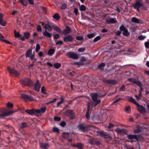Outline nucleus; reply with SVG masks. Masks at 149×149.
<instances>
[{
  "instance_id": "bb28decb",
  "label": "nucleus",
  "mask_w": 149,
  "mask_h": 149,
  "mask_svg": "<svg viewBox=\"0 0 149 149\" xmlns=\"http://www.w3.org/2000/svg\"><path fill=\"white\" fill-rule=\"evenodd\" d=\"M52 27L53 28V29L56 31L58 33L61 34L62 33V31L60 29H59L58 27L57 26H56L54 25H52Z\"/></svg>"
},
{
  "instance_id": "9d476101",
  "label": "nucleus",
  "mask_w": 149,
  "mask_h": 149,
  "mask_svg": "<svg viewBox=\"0 0 149 149\" xmlns=\"http://www.w3.org/2000/svg\"><path fill=\"white\" fill-rule=\"evenodd\" d=\"M89 143L91 145H95L98 146L101 145V143L98 140L95 139H91L89 140Z\"/></svg>"
},
{
  "instance_id": "de8ad7c7",
  "label": "nucleus",
  "mask_w": 149,
  "mask_h": 149,
  "mask_svg": "<svg viewBox=\"0 0 149 149\" xmlns=\"http://www.w3.org/2000/svg\"><path fill=\"white\" fill-rule=\"evenodd\" d=\"M67 8V5L66 3H64L63 4L61 7V8L62 10L65 9Z\"/></svg>"
},
{
  "instance_id": "4468645a",
  "label": "nucleus",
  "mask_w": 149,
  "mask_h": 149,
  "mask_svg": "<svg viewBox=\"0 0 149 149\" xmlns=\"http://www.w3.org/2000/svg\"><path fill=\"white\" fill-rule=\"evenodd\" d=\"M40 87L41 84L39 83V80L38 79L34 85V89L35 91L39 92L40 91Z\"/></svg>"
},
{
  "instance_id": "f257e3e1",
  "label": "nucleus",
  "mask_w": 149,
  "mask_h": 149,
  "mask_svg": "<svg viewBox=\"0 0 149 149\" xmlns=\"http://www.w3.org/2000/svg\"><path fill=\"white\" fill-rule=\"evenodd\" d=\"M90 96L92 98L93 101L91 102H90L91 104V106L92 108L93 107H95L97 105L99 104L101 102V100L100 99H97L98 98L100 97H103L104 95L102 93L101 94L100 93H92L90 94Z\"/></svg>"
},
{
  "instance_id": "bf43d9fd",
  "label": "nucleus",
  "mask_w": 149,
  "mask_h": 149,
  "mask_svg": "<svg viewBox=\"0 0 149 149\" xmlns=\"http://www.w3.org/2000/svg\"><path fill=\"white\" fill-rule=\"evenodd\" d=\"M60 37V35L58 34H56L53 36L54 39H58Z\"/></svg>"
},
{
  "instance_id": "09e8293b",
  "label": "nucleus",
  "mask_w": 149,
  "mask_h": 149,
  "mask_svg": "<svg viewBox=\"0 0 149 149\" xmlns=\"http://www.w3.org/2000/svg\"><path fill=\"white\" fill-rule=\"evenodd\" d=\"M40 113H44L45 112L46 110V108L45 107H42L40 108Z\"/></svg>"
},
{
  "instance_id": "a18cd8bd",
  "label": "nucleus",
  "mask_w": 149,
  "mask_h": 149,
  "mask_svg": "<svg viewBox=\"0 0 149 149\" xmlns=\"http://www.w3.org/2000/svg\"><path fill=\"white\" fill-rule=\"evenodd\" d=\"M95 34L94 33L88 34L87 35V37L88 38L91 39L95 36Z\"/></svg>"
},
{
  "instance_id": "473e14b6",
  "label": "nucleus",
  "mask_w": 149,
  "mask_h": 149,
  "mask_svg": "<svg viewBox=\"0 0 149 149\" xmlns=\"http://www.w3.org/2000/svg\"><path fill=\"white\" fill-rule=\"evenodd\" d=\"M25 111L30 115H33L34 114V109L26 110Z\"/></svg>"
},
{
  "instance_id": "0eeeda50",
  "label": "nucleus",
  "mask_w": 149,
  "mask_h": 149,
  "mask_svg": "<svg viewBox=\"0 0 149 149\" xmlns=\"http://www.w3.org/2000/svg\"><path fill=\"white\" fill-rule=\"evenodd\" d=\"M77 127L79 130L84 132H87L88 130V127L85 124L80 123L78 125Z\"/></svg>"
},
{
  "instance_id": "2f4dec72",
  "label": "nucleus",
  "mask_w": 149,
  "mask_h": 149,
  "mask_svg": "<svg viewBox=\"0 0 149 149\" xmlns=\"http://www.w3.org/2000/svg\"><path fill=\"white\" fill-rule=\"evenodd\" d=\"M55 50L53 48L50 49L48 52V54L49 56H52L54 53Z\"/></svg>"
},
{
  "instance_id": "c03bdc74",
  "label": "nucleus",
  "mask_w": 149,
  "mask_h": 149,
  "mask_svg": "<svg viewBox=\"0 0 149 149\" xmlns=\"http://www.w3.org/2000/svg\"><path fill=\"white\" fill-rule=\"evenodd\" d=\"M66 124L65 122L64 121H62L60 123V125L62 127H64Z\"/></svg>"
},
{
  "instance_id": "3c124183",
  "label": "nucleus",
  "mask_w": 149,
  "mask_h": 149,
  "mask_svg": "<svg viewBox=\"0 0 149 149\" xmlns=\"http://www.w3.org/2000/svg\"><path fill=\"white\" fill-rule=\"evenodd\" d=\"M146 38V36L141 35L138 37L139 39L141 40H143Z\"/></svg>"
},
{
  "instance_id": "37998d69",
  "label": "nucleus",
  "mask_w": 149,
  "mask_h": 149,
  "mask_svg": "<svg viewBox=\"0 0 149 149\" xmlns=\"http://www.w3.org/2000/svg\"><path fill=\"white\" fill-rule=\"evenodd\" d=\"M54 119L55 121L58 122L61 120V118L60 117L55 116L54 117Z\"/></svg>"
},
{
  "instance_id": "5fc2aeb1",
  "label": "nucleus",
  "mask_w": 149,
  "mask_h": 149,
  "mask_svg": "<svg viewBox=\"0 0 149 149\" xmlns=\"http://www.w3.org/2000/svg\"><path fill=\"white\" fill-rule=\"evenodd\" d=\"M56 45H62L63 43V41L61 40H60L58 41L55 42Z\"/></svg>"
},
{
  "instance_id": "ddd939ff",
  "label": "nucleus",
  "mask_w": 149,
  "mask_h": 149,
  "mask_svg": "<svg viewBox=\"0 0 149 149\" xmlns=\"http://www.w3.org/2000/svg\"><path fill=\"white\" fill-rule=\"evenodd\" d=\"M138 111L141 113L144 114L146 112L145 108L142 105H140L138 103L136 105Z\"/></svg>"
},
{
  "instance_id": "f3484780",
  "label": "nucleus",
  "mask_w": 149,
  "mask_h": 149,
  "mask_svg": "<svg viewBox=\"0 0 149 149\" xmlns=\"http://www.w3.org/2000/svg\"><path fill=\"white\" fill-rule=\"evenodd\" d=\"M3 15L0 13V24L2 26H5L7 24L6 22L3 19Z\"/></svg>"
},
{
  "instance_id": "412c9836",
  "label": "nucleus",
  "mask_w": 149,
  "mask_h": 149,
  "mask_svg": "<svg viewBox=\"0 0 149 149\" xmlns=\"http://www.w3.org/2000/svg\"><path fill=\"white\" fill-rule=\"evenodd\" d=\"M105 66V63H102L99 64L97 66V69L102 70H103Z\"/></svg>"
},
{
  "instance_id": "20e7f679",
  "label": "nucleus",
  "mask_w": 149,
  "mask_h": 149,
  "mask_svg": "<svg viewBox=\"0 0 149 149\" xmlns=\"http://www.w3.org/2000/svg\"><path fill=\"white\" fill-rule=\"evenodd\" d=\"M142 2V0H136L135 3L132 5V6L134 9H136L137 11H139V8L143 6Z\"/></svg>"
},
{
  "instance_id": "7ed1b4c3",
  "label": "nucleus",
  "mask_w": 149,
  "mask_h": 149,
  "mask_svg": "<svg viewBox=\"0 0 149 149\" xmlns=\"http://www.w3.org/2000/svg\"><path fill=\"white\" fill-rule=\"evenodd\" d=\"M20 83L22 85L30 87L32 86L33 82L29 79L24 78L20 81Z\"/></svg>"
},
{
  "instance_id": "dca6fc26",
  "label": "nucleus",
  "mask_w": 149,
  "mask_h": 149,
  "mask_svg": "<svg viewBox=\"0 0 149 149\" xmlns=\"http://www.w3.org/2000/svg\"><path fill=\"white\" fill-rule=\"evenodd\" d=\"M91 106V104L90 102H87V111L86 114V119L89 120L90 118V116L89 114V111L90 109H92Z\"/></svg>"
},
{
  "instance_id": "e433bc0d",
  "label": "nucleus",
  "mask_w": 149,
  "mask_h": 149,
  "mask_svg": "<svg viewBox=\"0 0 149 149\" xmlns=\"http://www.w3.org/2000/svg\"><path fill=\"white\" fill-rule=\"evenodd\" d=\"M123 34L125 36H128L129 35L130 33L127 29H126L123 31Z\"/></svg>"
},
{
  "instance_id": "aec40b11",
  "label": "nucleus",
  "mask_w": 149,
  "mask_h": 149,
  "mask_svg": "<svg viewBox=\"0 0 149 149\" xmlns=\"http://www.w3.org/2000/svg\"><path fill=\"white\" fill-rule=\"evenodd\" d=\"M126 130L124 129H120L118 128L116 130V131L120 134H125L126 133Z\"/></svg>"
},
{
  "instance_id": "39448f33",
  "label": "nucleus",
  "mask_w": 149,
  "mask_h": 149,
  "mask_svg": "<svg viewBox=\"0 0 149 149\" xmlns=\"http://www.w3.org/2000/svg\"><path fill=\"white\" fill-rule=\"evenodd\" d=\"M20 97L21 98L24 99L26 101L27 100L29 101H32L34 100V98L32 96L24 93L21 94Z\"/></svg>"
},
{
  "instance_id": "c756f323",
  "label": "nucleus",
  "mask_w": 149,
  "mask_h": 149,
  "mask_svg": "<svg viewBox=\"0 0 149 149\" xmlns=\"http://www.w3.org/2000/svg\"><path fill=\"white\" fill-rule=\"evenodd\" d=\"M32 49H28L26 54V57H29L32 54Z\"/></svg>"
},
{
  "instance_id": "338daca9",
  "label": "nucleus",
  "mask_w": 149,
  "mask_h": 149,
  "mask_svg": "<svg viewBox=\"0 0 149 149\" xmlns=\"http://www.w3.org/2000/svg\"><path fill=\"white\" fill-rule=\"evenodd\" d=\"M7 106L8 107H13V104L12 103L8 102L7 104Z\"/></svg>"
},
{
  "instance_id": "49530a36",
  "label": "nucleus",
  "mask_w": 149,
  "mask_h": 149,
  "mask_svg": "<svg viewBox=\"0 0 149 149\" xmlns=\"http://www.w3.org/2000/svg\"><path fill=\"white\" fill-rule=\"evenodd\" d=\"M46 90L45 88V87L42 86L41 88V92L42 93H43L45 94H47V93L46 92Z\"/></svg>"
},
{
  "instance_id": "58836bf2",
  "label": "nucleus",
  "mask_w": 149,
  "mask_h": 149,
  "mask_svg": "<svg viewBox=\"0 0 149 149\" xmlns=\"http://www.w3.org/2000/svg\"><path fill=\"white\" fill-rule=\"evenodd\" d=\"M83 144L80 143L76 144V147L80 149H83Z\"/></svg>"
},
{
  "instance_id": "4c0bfd02",
  "label": "nucleus",
  "mask_w": 149,
  "mask_h": 149,
  "mask_svg": "<svg viewBox=\"0 0 149 149\" xmlns=\"http://www.w3.org/2000/svg\"><path fill=\"white\" fill-rule=\"evenodd\" d=\"M79 9L81 11H84L86 10V8L84 5H81L80 6Z\"/></svg>"
},
{
  "instance_id": "f704fd0d",
  "label": "nucleus",
  "mask_w": 149,
  "mask_h": 149,
  "mask_svg": "<svg viewBox=\"0 0 149 149\" xmlns=\"http://www.w3.org/2000/svg\"><path fill=\"white\" fill-rule=\"evenodd\" d=\"M133 83L137 85L139 87H142L143 85L139 81H134Z\"/></svg>"
},
{
  "instance_id": "6ab92c4d",
  "label": "nucleus",
  "mask_w": 149,
  "mask_h": 149,
  "mask_svg": "<svg viewBox=\"0 0 149 149\" xmlns=\"http://www.w3.org/2000/svg\"><path fill=\"white\" fill-rule=\"evenodd\" d=\"M131 21L133 22L136 23L142 24H143V21L140 19H138L135 17H133L131 19Z\"/></svg>"
},
{
  "instance_id": "4be33fe9",
  "label": "nucleus",
  "mask_w": 149,
  "mask_h": 149,
  "mask_svg": "<svg viewBox=\"0 0 149 149\" xmlns=\"http://www.w3.org/2000/svg\"><path fill=\"white\" fill-rule=\"evenodd\" d=\"M142 131V128L141 127L138 125L136 126V129L134 130V132L135 134H137L140 133Z\"/></svg>"
},
{
  "instance_id": "6e6d98bb",
  "label": "nucleus",
  "mask_w": 149,
  "mask_h": 149,
  "mask_svg": "<svg viewBox=\"0 0 149 149\" xmlns=\"http://www.w3.org/2000/svg\"><path fill=\"white\" fill-rule=\"evenodd\" d=\"M40 45L38 44L36 45V52H38L39 50L40 49Z\"/></svg>"
},
{
  "instance_id": "052dcab7",
  "label": "nucleus",
  "mask_w": 149,
  "mask_h": 149,
  "mask_svg": "<svg viewBox=\"0 0 149 149\" xmlns=\"http://www.w3.org/2000/svg\"><path fill=\"white\" fill-rule=\"evenodd\" d=\"M126 28L123 25H122L120 27L119 29L120 31H124Z\"/></svg>"
},
{
  "instance_id": "ea45409f",
  "label": "nucleus",
  "mask_w": 149,
  "mask_h": 149,
  "mask_svg": "<svg viewBox=\"0 0 149 149\" xmlns=\"http://www.w3.org/2000/svg\"><path fill=\"white\" fill-rule=\"evenodd\" d=\"M19 1L23 6H27V3L26 1H25L24 0H19Z\"/></svg>"
},
{
  "instance_id": "8fccbe9b",
  "label": "nucleus",
  "mask_w": 149,
  "mask_h": 149,
  "mask_svg": "<svg viewBox=\"0 0 149 149\" xmlns=\"http://www.w3.org/2000/svg\"><path fill=\"white\" fill-rule=\"evenodd\" d=\"M65 30H66V31L69 33L71 31L70 28L68 26H66L65 29Z\"/></svg>"
},
{
  "instance_id": "a19ab883",
  "label": "nucleus",
  "mask_w": 149,
  "mask_h": 149,
  "mask_svg": "<svg viewBox=\"0 0 149 149\" xmlns=\"http://www.w3.org/2000/svg\"><path fill=\"white\" fill-rule=\"evenodd\" d=\"M54 18L56 19L57 20H59L60 18V16L57 13L55 14L53 16Z\"/></svg>"
},
{
  "instance_id": "a878e982",
  "label": "nucleus",
  "mask_w": 149,
  "mask_h": 149,
  "mask_svg": "<svg viewBox=\"0 0 149 149\" xmlns=\"http://www.w3.org/2000/svg\"><path fill=\"white\" fill-rule=\"evenodd\" d=\"M43 36L51 38L52 36V33L48 32L47 30H45L43 33Z\"/></svg>"
},
{
  "instance_id": "7c9ffc66",
  "label": "nucleus",
  "mask_w": 149,
  "mask_h": 149,
  "mask_svg": "<svg viewBox=\"0 0 149 149\" xmlns=\"http://www.w3.org/2000/svg\"><path fill=\"white\" fill-rule=\"evenodd\" d=\"M28 124L25 122H22L21 123V125L20 127L21 129H23L24 128L27 127Z\"/></svg>"
},
{
  "instance_id": "f8f14e48",
  "label": "nucleus",
  "mask_w": 149,
  "mask_h": 149,
  "mask_svg": "<svg viewBox=\"0 0 149 149\" xmlns=\"http://www.w3.org/2000/svg\"><path fill=\"white\" fill-rule=\"evenodd\" d=\"M66 55L70 58L73 59H77L78 58L77 55L74 54L73 52H70L66 53Z\"/></svg>"
},
{
  "instance_id": "72a5a7b5",
  "label": "nucleus",
  "mask_w": 149,
  "mask_h": 149,
  "mask_svg": "<svg viewBox=\"0 0 149 149\" xmlns=\"http://www.w3.org/2000/svg\"><path fill=\"white\" fill-rule=\"evenodd\" d=\"M24 37L27 39H28L30 36V33L29 32H25L23 33Z\"/></svg>"
},
{
  "instance_id": "f03ea898",
  "label": "nucleus",
  "mask_w": 149,
  "mask_h": 149,
  "mask_svg": "<svg viewBox=\"0 0 149 149\" xmlns=\"http://www.w3.org/2000/svg\"><path fill=\"white\" fill-rule=\"evenodd\" d=\"M14 112V111H8V110L5 107H2L0 108V118H3L8 116L12 114Z\"/></svg>"
},
{
  "instance_id": "1a4fd4ad",
  "label": "nucleus",
  "mask_w": 149,
  "mask_h": 149,
  "mask_svg": "<svg viewBox=\"0 0 149 149\" xmlns=\"http://www.w3.org/2000/svg\"><path fill=\"white\" fill-rule=\"evenodd\" d=\"M97 135L102 137H103L105 139H112V137L109 134H107L106 133H104L103 131H97Z\"/></svg>"
},
{
  "instance_id": "4d7b16f0",
  "label": "nucleus",
  "mask_w": 149,
  "mask_h": 149,
  "mask_svg": "<svg viewBox=\"0 0 149 149\" xmlns=\"http://www.w3.org/2000/svg\"><path fill=\"white\" fill-rule=\"evenodd\" d=\"M101 39V37L100 36H98L96 37L93 40L94 42H95Z\"/></svg>"
},
{
  "instance_id": "c85d7f7f",
  "label": "nucleus",
  "mask_w": 149,
  "mask_h": 149,
  "mask_svg": "<svg viewBox=\"0 0 149 149\" xmlns=\"http://www.w3.org/2000/svg\"><path fill=\"white\" fill-rule=\"evenodd\" d=\"M127 99L130 102H131L134 104L136 105L137 104V102L132 97H128Z\"/></svg>"
},
{
  "instance_id": "69168bd1",
  "label": "nucleus",
  "mask_w": 149,
  "mask_h": 149,
  "mask_svg": "<svg viewBox=\"0 0 149 149\" xmlns=\"http://www.w3.org/2000/svg\"><path fill=\"white\" fill-rule=\"evenodd\" d=\"M74 12L76 15H78V9L77 8H74Z\"/></svg>"
},
{
  "instance_id": "cd10ccee",
  "label": "nucleus",
  "mask_w": 149,
  "mask_h": 149,
  "mask_svg": "<svg viewBox=\"0 0 149 149\" xmlns=\"http://www.w3.org/2000/svg\"><path fill=\"white\" fill-rule=\"evenodd\" d=\"M52 27L53 28V29L56 31L58 33L61 34L62 33V31L60 29H59L58 27L57 26H56L54 25H52Z\"/></svg>"
},
{
  "instance_id": "9b49d317",
  "label": "nucleus",
  "mask_w": 149,
  "mask_h": 149,
  "mask_svg": "<svg viewBox=\"0 0 149 149\" xmlns=\"http://www.w3.org/2000/svg\"><path fill=\"white\" fill-rule=\"evenodd\" d=\"M127 137L130 140H132L133 139H134L138 141V139L141 138L142 137V136L140 134H129L127 135Z\"/></svg>"
},
{
  "instance_id": "e2e57ef3",
  "label": "nucleus",
  "mask_w": 149,
  "mask_h": 149,
  "mask_svg": "<svg viewBox=\"0 0 149 149\" xmlns=\"http://www.w3.org/2000/svg\"><path fill=\"white\" fill-rule=\"evenodd\" d=\"M85 48H79L78 49V52H83L85 50Z\"/></svg>"
},
{
  "instance_id": "6e6552de",
  "label": "nucleus",
  "mask_w": 149,
  "mask_h": 149,
  "mask_svg": "<svg viewBox=\"0 0 149 149\" xmlns=\"http://www.w3.org/2000/svg\"><path fill=\"white\" fill-rule=\"evenodd\" d=\"M7 69L9 73L11 74L14 75L16 77L19 75V72L12 68L8 67H7Z\"/></svg>"
},
{
  "instance_id": "2eb2a0df",
  "label": "nucleus",
  "mask_w": 149,
  "mask_h": 149,
  "mask_svg": "<svg viewBox=\"0 0 149 149\" xmlns=\"http://www.w3.org/2000/svg\"><path fill=\"white\" fill-rule=\"evenodd\" d=\"M73 37L71 35H68L63 37V40L65 42H72L73 40Z\"/></svg>"
},
{
  "instance_id": "5701e85b",
  "label": "nucleus",
  "mask_w": 149,
  "mask_h": 149,
  "mask_svg": "<svg viewBox=\"0 0 149 149\" xmlns=\"http://www.w3.org/2000/svg\"><path fill=\"white\" fill-rule=\"evenodd\" d=\"M106 82L109 84L114 85L117 83V81L115 80H108L106 81Z\"/></svg>"
},
{
  "instance_id": "393cba45",
  "label": "nucleus",
  "mask_w": 149,
  "mask_h": 149,
  "mask_svg": "<svg viewBox=\"0 0 149 149\" xmlns=\"http://www.w3.org/2000/svg\"><path fill=\"white\" fill-rule=\"evenodd\" d=\"M44 28L45 29V30H47L49 31H51L52 30V26H51L48 24H46L45 25Z\"/></svg>"
},
{
  "instance_id": "13d9d810",
  "label": "nucleus",
  "mask_w": 149,
  "mask_h": 149,
  "mask_svg": "<svg viewBox=\"0 0 149 149\" xmlns=\"http://www.w3.org/2000/svg\"><path fill=\"white\" fill-rule=\"evenodd\" d=\"M37 31L38 32H41L42 31V29L41 26L40 25H38L37 27Z\"/></svg>"
},
{
  "instance_id": "a211bd4d",
  "label": "nucleus",
  "mask_w": 149,
  "mask_h": 149,
  "mask_svg": "<svg viewBox=\"0 0 149 149\" xmlns=\"http://www.w3.org/2000/svg\"><path fill=\"white\" fill-rule=\"evenodd\" d=\"M106 21L107 23L110 24L116 23L117 22V21L115 18H111L110 17L106 18Z\"/></svg>"
},
{
  "instance_id": "b1692460",
  "label": "nucleus",
  "mask_w": 149,
  "mask_h": 149,
  "mask_svg": "<svg viewBox=\"0 0 149 149\" xmlns=\"http://www.w3.org/2000/svg\"><path fill=\"white\" fill-rule=\"evenodd\" d=\"M40 147L43 149H47L49 147V145L48 143H40Z\"/></svg>"
},
{
  "instance_id": "864d4df0",
  "label": "nucleus",
  "mask_w": 149,
  "mask_h": 149,
  "mask_svg": "<svg viewBox=\"0 0 149 149\" xmlns=\"http://www.w3.org/2000/svg\"><path fill=\"white\" fill-rule=\"evenodd\" d=\"M22 36V35L20 34L19 32H17L15 34V38H19L21 37Z\"/></svg>"
},
{
  "instance_id": "603ef678",
  "label": "nucleus",
  "mask_w": 149,
  "mask_h": 149,
  "mask_svg": "<svg viewBox=\"0 0 149 149\" xmlns=\"http://www.w3.org/2000/svg\"><path fill=\"white\" fill-rule=\"evenodd\" d=\"M53 131L54 132L59 133V130L57 127H55L53 128Z\"/></svg>"
},
{
  "instance_id": "0e129e2a",
  "label": "nucleus",
  "mask_w": 149,
  "mask_h": 149,
  "mask_svg": "<svg viewBox=\"0 0 149 149\" xmlns=\"http://www.w3.org/2000/svg\"><path fill=\"white\" fill-rule=\"evenodd\" d=\"M130 107L126 106L125 107V111L128 113H129V111H130Z\"/></svg>"
},
{
  "instance_id": "774afa93",
  "label": "nucleus",
  "mask_w": 149,
  "mask_h": 149,
  "mask_svg": "<svg viewBox=\"0 0 149 149\" xmlns=\"http://www.w3.org/2000/svg\"><path fill=\"white\" fill-rule=\"evenodd\" d=\"M34 114H36V113H40V110L39 109H36L34 110Z\"/></svg>"
},
{
  "instance_id": "423d86ee",
  "label": "nucleus",
  "mask_w": 149,
  "mask_h": 149,
  "mask_svg": "<svg viewBox=\"0 0 149 149\" xmlns=\"http://www.w3.org/2000/svg\"><path fill=\"white\" fill-rule=\"evenodd\" d=\"M65 113L66 116H68L70 119L72 120L74 118L75 114L72 110L68 109L65 111Z\"/></svg>"
},
{
  "instance_id": "79ce46f5",
  "label": "nucleus",
  "mask_w": 149,
  "mask_h": 149,
  "mask_svg": "<svg viewBox=\"0 0 149 149\" xmlns=\"http://www.w3.org/2000/svg\"><path fill=\"white\" fill-rule=\"evenodd\" d=\"M76 39L77 40H82V41H83L84 39V38L83 36H77L76 37Z\"/></svg>"
},
{
  "instance_id": "680f3d73",
  "label": "nucleus",
  "mask_w": 149,
  "mask_h": 149,
  "mask_svg": "<svg viewBox=\"0 0 149 149\" xmlns=\"http://www.w3.org/2000/svg\"><path fill=\"white\" fill-rule=\"evenodd\" d=\"M145 47L147 49L149 48V41L146 42L144 43Z\"/></svg>"
},
{
  "instance_id": "c9c22d12",
  "label": "nucleus",
  "mask_w": 149,
  "mask_h": 149,
  "mask_svg": "<svg viewBox=\"0 0 149 149\" xmlns=\"http://www.w3.org/2000/svg\"><path fill=\"white\" fill-rule=\"evenodd\" d=\"M53 66L56 68L58 69L61 67V64L59 63H56L54 64Z\"/></svg>"
}]
</instances>
